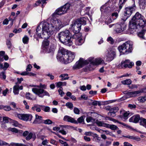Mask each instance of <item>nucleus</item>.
Listing matches in <instances>:
<instances>
[{"label":"nucleus","mask_w":146,"mask_h":146,"mask_svg":"<svg viewBox=\"0 0 146 146\" xmlns=\"http://www.w3.org/2000/svg\"><path fill=\"white\" fill-rule=\"evenodd\" d=\"M146 26V20L139 13H137L129 21V32L132 34L136 31L138 26L143 28Z\"/></svg>","instance_id":"1"},{"label":"nucleus","mask_w":146,"mask_h":146,"mask_svg":"<svg viewBox=\"0 0 146 146\" xmlns=\"http://www.w3.org/2000/svg\"><path fill=\"white\" fill-rule=\"evenodd\" d=\"M54 30L50 22H42L38 26L36 33L39 38L47 39L53 34Z\"/></svg>","instance_id":"2"},{"label":"nucleus","mask_w":146,"mask_h":146,"mask_svg":"<svg viewBox=\"0 0 146 146\" xmlns=\"http://www.w3.org/2000/svg\"><path fill=\"white\" fill-rule=\"evenodd\" d=\"M75 53L61 48L58 51L57 59L65 64L72 62L75 58Z\"/></svg>","instance_id":"3"},{"label":"nucleus","mask_w":146,"mask_h":146,"mask_svg":"<svg viewBox=\"0 0 146 146\" xmlns=\"http://www.w3.org/2000/svg\"><path fill=\"white\" fill-rule=\"evenodd\" d=\"M103 60L101 58H96L94 59L92 57L89 58L88 60H85L82 58H80L79 60L73 66L74 69H79L82 68L84 65L90 62L93 65H97L102 63Z\"/></svg>","instance_id":"4"},{"label":"nucleus","mask_w":146,"mask_h":146,"mask_svg":"<svg viewBox=\"0 0 146 146\" xmlns=\"http://www.w3.org/2000/svg\"><path fill=\"white\" fill-rule=\"evenodd\" d=\"M57 37L60 41L65 45L70 46L73 44L71 35L68 30H65L58 33Z\"/></svg>","instance_id":"5"},{"label":"nucleus","mask_w":146,"mask_h":146,"mask_svg":"<svg viewBox=\"0 0 146 146\" xmlns=\"http://www.w3.org/2000/svg\"><path fill=\"white\" fill-rule=\"evenodd\" d=\"M86 20L85 18L82 17L72 22L71 25V29L74 33H77L80 31L81 29V25H86Z\"/></svg>","instance_id":"6"},{"label":"nucleus","mask_w":146,"mask_h":146,"mask_svg":"<svg viewBox=\"0 0 146 146\" xmlns=\"http://www.w3.org/2000/svg\"><path fill=\"white\" fill-rule=\"evenodd\" d=\"M52 16L53 17L51 18H50L49 21L50 26H52L54 31L59 30L65 26V24L62 20L54 18L53 17L54 15H52Z\"/></svg>","instance_id":"7"},{"label":"nucleus","mask_w":146,"mask_h":146,"mask_svg":"<svg viewBox=\"0 0 146 146\" xmlns=\"http://www.w3.org/2000/svg\"><path fill=\"white\" fill-rule=\"evenodd\" d=\"M37 87L38 88H32V91L34 93L40 98H43L45 96H50L49 94L47 91L41 88L46 89V85L40 84L39 86Z\"/></svg>","instance_id":"8"},{"label":"nucleus","mask_w":146,"mask_h":146,"mask_svg":"<svg viewBox=\"0 0 146 146\" xmlns=\"http://www.w3.org/2000/svg\"><path fill=\"white\" fill-rule=\"evenodd\" d=\"M132 48V42L127 41L119 46L118 49L120 52L123 54H127L131 52Z\"/></svg>","instance_id":"9"},{"label":"nucleus","mask_w":146,"mask_h":146,"mask_svg":"<svg viewBox=\"0 0 146 146\" xmlns=\"http://www.w3.org/2000/svg\"><path fill=\"white\" fill-rule=\"evenodd\" d=\"M70 5L69 3H66L64 6L57 9L52 15H61L65 13L70 9Z\"/></svg>","instance_id":"10"},{"label":"nucleus","mask_w":146,"mask_h":146,"mask_svg":"<svg viewBox=\"0 0 146 146\" xmlns=\"http://www.w3.org/2000/svg\"><path fill=\"white\" fill-rule=\"evenodd\" d=\"M16 116L20 119L24 121H31L33 118V116L30 114H20L17 113L16 115Z\"/></svg>","instance_id":"11"},{"label":"nucleus","mask_w":146,"mask_h":146,"mask_svg":"<svg viewBox=\"0 0 146 146\" xmlns=\"http://www.w3.org/2000/svg\"><path fill=\"white\" fill-rule=\"evenodd\" d=\"M126 27V25L124 23H117L115 25L114 31L117 33H120L125 30Z\"/></svg>","instance_id":"12"},{"label":"nucleus","mask_w":146,"mask_h":146,"mask_svg":"<svg viewBox=\"0 0 146 146\" xmlns=\"http://www.w3.org/2000/svg\"><path fill=\"white\" fill-rule=\"evenodd\" d=\"M135 4H133L132 7H128L125 8L124 15L125 16V20L130 16L132 14V12L135 10Z\"/></svg>","instance_id":"13"},{"label":"nucleus","mask_w":146,"mask_h":146,"mask_svg":"<svg viewBox=\"0 0 146 146\" xmlns=\"http://www.w3.org/2000/svg\"><path fill=\"white\" fill-rule=\"evenodd\" d=\"M117 2V0H109L106 3V6H109L110 11H113L117 9V7L116 5Z\"/></svg>","instance_id":"14"},{"label":"nucleus","mask_w":146,"mask_h":146,"mask_svg":"<svg viewBox=\"0 0 146 146\" xmlns=\"http://www.w3.org/2000/svg\"><path fill=\"white\" fill-rule=\"evenodd\" d=\"M134 65V63L133 62H130L129 60H126L125 61H122L120 64V66L121 68H126L128 67L129 68H132Z\"/></svg>","instance_id":"15"},{"label":"nucleus","mask_w":146,"mask_h":146,"mask_svg":"<svg viewBox=\"0 0 146 146\" xmlns=\"http://www.w3.org/2000/svg\"><path fill=\"white\" fill-rule=\"evenodd\" d=\"M76 36L78 37L76 40L75 44L78 46L81 45L84 42V40L81 37V34L80 33L77 34L76 35Z\"/></svg>","instance_id":"16"},{"label":"nucleus","mask_w":146,"mask_h":146,"mask_svg":"<svg viewBox=\"0 0 146 146\" xmlns=\"http://www.w3.org/2000/svg\"><path fill=\"white\" fill-rule=\"evenodd\" d=\"M142 118L140 117L139 115L137 114L132 116L129 119V121L130 122H133L135 123H137L141 120Z\"/></svg>","instance_id":"17"},{"label":"nucleus","mask_w":146,"mask_h":146,"mask_svg":"<svg viewBox=\"0 0 146 146\" xmlns=\"http://www.w3.org/2000/svg\"><path fill=\"white\" fill-rule=\"evenodd\" d=\"M115 54V52L113 50L109 51L107 54V60L109 61L112 60L114 57Z\"/></svg>","instance_id":"18"},{"label":"nucleus","mask_w":146,"mask_h":146,"mask_svg":"<svg viewBox=\"0 0 146 146\" xmlns=\"http://www.w3.org/2000/svg\"><path fill=\"white\" fill-rule=\"evenodd\" d=\"M63 120L64 121H67L69 122L77 123V121L75 120L74 119L70 116L68 115L65 116L63 118Z\"/></svg>","instance_id":"19"},{"label":"nucleus","mask_w":146,"mask_h":146,"mask_svg":"<svg viewBox=\"0 0 146 146\" xmlns=\"http://www.w3.org/2000/svg\"><path fill=\"white\" fill-rule=\"evenodd\" d=\"M140 91H137L134 92H130L127 93V96L128 97H135L141 93Z\"/></svg>","instance_id":"20"},{"label":"nucleus","mask_w":146,"mask_h":146,"mask_svg":"<svg viewBox=\"0 0 146 146\" xmlns=\"http://www.w3.org/2000/svg\"><path fill=\"white\" fill-rule=\"evenodd\" d=\"M49 42L48 40H45L43 42L42 45V48L45 52L49 48Z\"/></svg>","instance_id":"21"},{"label":"nucleus","mask_w":146,"mask_h":146,"mask_svg":"<svg viewBox=\"0 0 146 146\" xmlns=\"http://www.w3.org/2000/svg\"><path fill=\"white\" fill-rule=\"evenodd\" d=\"M100 10L103 13H108L112 11H110L109 6H106V4L103 5L101 7Z\"/></svg>","instance_id":"22"},{"label":"nucleus","mask_w":146,"mask_h":146,"mask_svg":"<svg viewBox=\"0 0 146 146\" xmlns=\"http://www.w3.org/2000/svg\"><path fill=\"white\" fill-rule=\"evenodd\" d=\"M36 138V135L34 133H29L26 138L27 140H29L31 139L33 141H34Z\"/></svg>","instance_id":"23"},{"label":"nucleus","mask_w":146,"mask_h":146,"mask_svg":"<svg viewBox=\"0 0 146 146\" xmlns=\"http://www.w3.org/2000/svg\"><path fill=\"white\" fill-rule=\"evenodd\" d=\"M42 117L40 116L36 115L35 119L33 122V123L34 124L39 123L42 122Z\"/></svg>","instance_id":"24"},{"label":"nucleus","mask_w":146,"mask_h":146,"mask_svg":"<svg viewBox=\"0 0 146 146\" xmlns=\"http://www.w3.org/2000/svg\"><path fill=\"white\" fill-rule=\"evenodd\" d=\"M139 3L141 8L145 9L146 8V0H139Z\"/></svg>","instance_id":"25"},{"label":"nucleus","mask_w":146,"mask_h":146,"mask_svg":"<svg viewBox=\"0 0 146 146\" xmlns=\"http://www.w3.org/2000/svg\"><path fill=\"white\" fill-rule=\"evenodd\" d=\"M42 105L35 104L32 108L31 109L33 110H36L37 112H40L41 111L40 108L42 109Z\"/></svg>","instance_id":"26"},{"label":"nucleus","mask_w":146,"mask_h":146,"mask_svg":"<svg viewBox=\"0 0 146 146\" xmlns=\"http://www.w3.org/2000/svg\"><path fill=\"white\" fill-rule=\"evenodd\" d=\"M56 48L55 45L54 44H52L51 45L50 47L48 48L46 50V52L49 53L51 52H53L55 50Z\"/></svg>","instance_id":"27"},{"label":"nucleus","mask_w":146,"mask_h":146,"mask_svg":"<svg viewBox=\"0 0 146 146\" xmlns=\"http://www.w3.org/2000/svg\"><path fill=\"white\" fill-rule=\"evenodd\" d=\"M144 27L143 28V29L138 33V36L141 38L144 39V36L146 32V29H143Z\"/></svg>","instance_id":"28"},{"label":"nucleus","mask_w":146,"mask_h":146,"mask_svg":"<svg viewBox=\"0 0 146 146\" xmlns=\"http://www.w3.org/2000/svg\"><path fill=\"white\" fill-rule=\"evenodd\" d=\"M47 0H39L37 1L36 3L34 4V6H37L39 5L40 4H42V7H43V4L46 3V1Z\"/></svg>","instance_id":"29"},{"label":"nucleus","mask_w":146,"mask_h":146,"mask_svg":"<svg viewBox=\"0 0 146 146\" xmlns=\"http://www.w3.org/2000/svg\"><path fill=\"white\" fill-rule=\"evenodd\" d=\"M9 64L7 62H5L4 64V66L3 64L0 63V69H3L5 70L9 66Z\"/></svg>","instance_id":"30"},{"label":"nucleus","mask_w":146,"mask_h":146,"mask_svg":"<svg viewBox=\"0 0 146 146\" xmlns=\"http://www.w3.org/2000/svg\"><path fill=\"white\" fill-rule=\"evenodd\" d=\"M121 83L123 85H129L131 84L132 81L130 79H127L122 81Z\"/></svg>","instance_id":"31"},{"label":"nucleus","mask_w":146,"mask_h":146,"mask_svg":"<svg viewBox=\"0 0 146 146\" xmlns=\"http://www.w3.org/2000/svg\"><path fill=\"white\" fill-rule=\"evenodd\" d=\"M13 92L15 95L18 94L19 93V85H16L13 88Z\"/></svg>","instance_id":"32"},{"label":"nucleus","mask_w":146,"mask_h":146,"mask_svg":"<svg viewBox=\"0 0 146 146\" xmlns=\"http://www.w3.org/2000/svg\"><path fill=\"white\" fill-rule=\"evenodd\" d=\"M26 98L29 100H34L36 99V98H33L32 97V95L29 93H27L26 94Z\"/></svg>","instance_id":"33"},{"label":"nucleus","mask_w":146,"mask_h":146,"mask_svg":"<svg viewBox=\"0 0 146 146\" xmlns=\"http://www.w3.org/2000/svg\"><path fill=\"white\" fill-rule=\"evenodd\" d=\"M107 128H110L112 130H115L117 128V127L115 125H110L107 123Z\"/></svg>","instance_id":"34"},{"label":"nucleus","mask_w":146,"mask_h":146,"mask_svg":"<svg viewBox=\"0 0 146 146\" xmlns=\"http://www.w3.org/2000/svg\"><path fill=\"white\" fill-rule=\"evenodd\" d=\"M124 137L125 138H128L129 139L137 140V139H140L138 137L134 136H131L129 135H127V136H124Z\"/></svg>","instance_id":"35"},{"label":"nucleus","mask_w":146,"mask_h":146,"mask_svg":"<svg viewBox=\"0 0 146 146\" xmlns=\"http://www.w3.org/2000/svg\"><path fill=\"white\" fill-rule=\"evenodd\" d=\"M97 125L99 126H102L106 127H107V123H104L102 121H98L97 123Z\"/></svg>","instance_id":"36"},{"label":"nucleus","mask_w":146,"mask_h":146,"mask_svg":"<svg viewBox=\"0 0 146 146\" xmlns=\"http://www.w3.org/2000/svg\"><path fill=\"white\" fill-rule=\"evenodd\" d=\"M5 52L3 51H0V61L2 62L3 61V57L5 54Z\"/></svg>","instance_id":"37"},{"label":"nucleus","mask_w":146,"mask_h":146,"mask_svg":"<svg viewBox=\"0 0 146 146\" xmlns=\"http://www.w3.org/2000/svg\"><path fill=\"white\" fill-rule=\"evenodd\" d=\"M29 38L27 36H25L23 38V41L24 44H27L29 42Z\"/></svg>","instance_id":"38"},{"label":"nucleus","mask_w":146,"mask_h":146,"mask_svg":"<svg viewBox=\"0 0 146 146\" xmlns=\"http://www.w3.org/2000/svg\"><path fill=\"white\" fill-rule=\"evenodd\" d=\"M118 16V14L117 12H114L110 16L113 20L115 19Z\"/></svg>","instance_id":"39"},{"label":"nucleus","mask_w":146,"mask_h":146,"mask_svg":"<svg viewBox=\"0 0 146 146\" xmlns=\"http://www.w3.org/2000/svg\"><path fill=\"white\" fill-rule=\"evenodd\" d=\"M118 110V108L117 107H114L112 108L110 110V112L111 113H115Z\"/></svg>","instance_id":"40"},{"label":"nucleus","mask_w":146,"mask_h":146,"mask_svg":"<svg viewBox=\"0 0 146 146\" xmlns=\"http://www.w3.org/2000/svg\"><path fill=\"white\" fill-rule=\"evenodd\" d=\"M42 110L46 112H48L50 110V108L48 106H42Z\"/></svg>","instance_id":"41"},{"label":"nucleus","mask_w":146,"mask_h":146,"mask_svg":"<svg viewBox=\"0 0 146 146\" xmlns=\"http://www.w3.org/2000/svg\"><path fill=\"white\" fill-rule=\"evenodd\" d=\"M95 136L94 137V138L95 139V141L96 142L99 143L101 140V137H99L98 135L96 134H94Z\"/></svg>","instance_id":"42"},{"label":"nucleus","mask_w":146,"mask_h":146,"mask_svg":"<svg viewBox=\"0 0 146 146\" xmlns=\"http://www.w3.org/2000/svg\"><path fill=\"white\" fill-rule=\"evenodd\" d=\"M140 124L144 126L146 128V119L142 118L141 120Z\"/></svg>","instance_id":"43"},{"label":"nucleus","mask_w":146,"mask_h":146,"mask_svg":"<svg viewBox=\"0 0 146 146\" xmlns=\"http://www.w3.org/2000/svg\"><path fill=\"white\" fill-rule=\"evenodd\" d=\"M68 74H61L60 77H62V78L61 79V80H67L68 79V77H65L66 76H68Z\"/></svg>","instance_id":"44"},{"label":"nucleus","mask_w":146,"mask_h":146,"mask_svg":"<svg viewBox=\"0 0 146 146\" xmlns=\"http://www.w3.org/2000/svg\"><path fill=\"white\" fill-rule=\"evenodd\" d=\"M11 119L7 117H4L3 118V121L5 123H7L9 121H11Z\"/></svg>","instance_id":"45"},{"label":"nucleus","mask_w":146,"mask_h":146,"mask_svg":"<svg viewBox=\"0 0 146 146\" xmlns=\"http://www.w3.org/2000/svg\"><path fill=\"white\" fill-rule=\"evenodd\" d=\"M138 100L140 102H144L146 100V97H140L138 98Z\"/></svg>","instance_id":"46"},{"label":"nucleus","mask_w":146,"mask_h":146,"mask_svg":"<svg viewBox=\"0 0 146 146\" xmlns=\"http://www.w3.org/2000/svg\"><path fill=\"white\" fill-rule=\"evenodd\" d=\"M29 74V75L30 76L33 75V73H29L27 71L25 72H23L20 74L23 76H26L28 75Z\"/></svg>","instance_id":"47"},{"label":"nucleus","mask_w":146,"mask_h":146,"mask_svg":"<svg viewBox=\"0 0 146 146\" xmlns=\"http://www.w3.org/2000/svg\"><path fill=\"white\" fill-rule=\"evenodd\" d=\"M112 19L111 17H110L109 18L107 19L105 21V23L107 25H109L110 23L112 22Z\"/></svg>","instance_id":"48"},{"label":"nucleus","mask_w":146,"mask_h":146,"mask_svg":"<svg viewBox=\"0 0 146 146\" xmlns=\"http://www.w3.org/2000/svg\"><path fill=\"white\" fill-rule=\"evenodd\" d=\"M107 41L110 43L112 44H113L114 42V40L113 39L111 36H110L108 38Z\"/></svg>","instance_id":"49"},{"label":"nucleus","mask_w":146,"mask_h":146,"mask_svg":"<svg viewBox=\"0 0 146 146\" xmlns=\"http://www.w3.org/2000/svg\"><path fill=\"white\" fill-rule=\"evenodd\" d=\"M10 145L12 146H23V144L20 143H11L10 144Z\"/></svg>","instance_id":"50"},{"label":"nucleus","mask_w":146,"mask_h":146,"mask_svg":"<svg viewBox=\"0 0 146 146\" xmlns=\"http://www.w3.org/2000/svg\"><path fill=\"white\" fill-rule=\"evenodd\" d=\"M66 106L68 107L69 108L72 109L73 107V105L70 102H67L66 104Z\"/></svg>","instance_id":"51"},{"label":"nucleus","mask_w":146,"mask_h":146,"mask_svg":"<svg viewBox=\"0 0 146 146\" xmlns=\"http://www.w3.org/2000/svg\"><path fill=\"white\" fill-rule=\"evenodd\" d=\"M50 143L51 144L55 145H57V142L55 140L52 139H50Z\"/></svg>","instance_id":"52"},{"label":"nucleus","mask_w":146,"mask_h":146,"mask_svg":"<svg viewBox=\"0 0 146 146\" xmlns=\"http://www.w3.org/2000/svg\"><path fill=\"white\" fill-rule=\"evenodd\" d=\"M44 123L45 124H50L52 123V121L49 119L44 120Z\"/></svg>","instance_id":"53"},{"label":"nucleus","mask_w":146,"mask_h":146,"mask_svg":"<svg viewBox=\"0 0 146 146\" xmlns=\"http://www.w3.org/2000/svg\"><path fill=\"white\" fill-rule=\"evenodd\" d=\"M45 76L49 77L51 80H53L54 78V76L52 75L50 73H48L46 74Z\"/></svg>","instance_id":"54"},{"label":"nucleus","mask_w":146,"mask_h":146,"mask_svg":"<svg viewBox=\"0 0 146 146\" xmlns=\"http://www.w3.org/2000/svg\"><path fill=\"white\" fill-rule=\"evenodd\" d=\"M127 0H119V4L120 5L119 6V8L120 9H121L122 7L121 5L123 4L126 2Z\"/></svg>","instance_id":"55"},{"label":"nucleus","mask_w":146,"mask_h":146,"mask_svg":"<svg viewBox=\"0 0 146 146\" xmlns=\"http://www.w3.org/2000/svg\"><path fill=\"white\" fill-rule=\"evenodd\" d=\"M80 111L77 108H74V113L77 114H79Z\"/></svg>","instance_id":"56"},{"label":"nucleus","mask_w":146,"mask_h":146,"mask_svg":"<svg viewBox=\"0 0 146 146\" xmlns=\"http://www.w3.org/2000/svg\"><path fill=\"white\" fill-rule=\"evenodd\" d=\"M6 44L9 48H11L12 46V44L10 40H8L6 42Z\"/></svg>","instance_id":"57"},{"label":"nucleus","mask_w":146,"mask_h":146,"mask_svg":"<svg viewBox=\"0 0 146 146\" xmlns=\"http://www.w3.org/2000/svg\"><path fill=\"white\" fill-rule=\"evenodd\" d=\"M128 107L131 109H134L136 108V106L135 104H129Z\"/></svg>","instance_id":"58"},{"label":"nucleus","mask_w":146,"mask_h":146,"mask_svg":"<svg viewBox=\"0 0 146 146\" xmlns=\"http://www.w3.org/2000/svg\"><path fill=\"white\" fill-rule=\"evenodd\" d=\"M62 87H60L59 90H58V92L60 95L61 96H62L64 94V92L62 91Z\"/></svg>","instance_id":"59"},{"label":"nucleus","mask_w":146,"mask_h":146,"mask_svg":"<svg viewBox=\"0 0 146 146\" xmlns=\"http://www.w3.org/2000/svg\"><path fill=\"white\" fill-rule=\"evenodd\" d=\"M84 116H81L78 119V121L79 123H81L84 121Z\"/></svg>","instance_id":"60"},{"label":"nucleus","mask_w":146,"mask_h":146,"mask_svg":"<svg viewBox=\"0 0 146 146\" xmlns=\"http://www.w3.org/2000/svg\"><path fill=\"white\" fill-rule=\"evenodd\" d=\"M129 113L127 112H126L124 113L123 114L124 118L125 119H127V117L129 116Z\"/></svg>","instance_id":"61"},{"label":"nucleus","mask_w":146,"mask_h":146,"mask_svg":"<svg viewBox=\"0 0 146 146\" xmlns=\"http://www.w3.org/2000/svg\"><path fill=\"white\" fill-rule=\"evenodd\" d=\"M4 109L6 111H9L11 110V108L9 106H5Z\"/></svg>","instance_id":"62"},{"label":"nucleus","mask_w":146,"mask_h":146,"mask_svg":"<svg viewBox=\"0 0 146 146\" xmlns=\"http://www.w3.org/2000/svg\"><path fill=\"white\" fill-rule=\"evenodd\" d=\"M32 67L31 64H29L27 66V68L26 69V70L27 71H31V69L32 68Z\"/></svg>","instance_id":"63"},{"label":"nucleus","mask_w":146,"mask_h":146,"mask_svg":"<svg viewBox=\"0 0 146 146\" xmlns=\"http://www.w3.org/2000/svg\"><path fill=\"white\" fill-rule=\"evenodd\" d=\"M11 121L13 123V125L15 126H17L18 125V123L17 121L12 120Z\"/></svg>","instance_id":"64"}]
</instances>
